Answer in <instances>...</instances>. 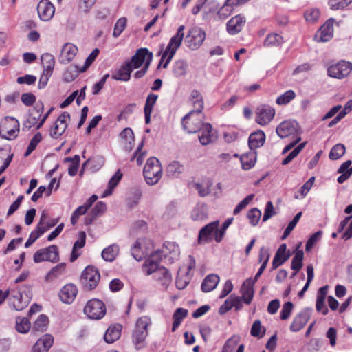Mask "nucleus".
Returning a JSON list of instances; mask_svg holds the SVG:
<instances>
[{"mask_svg": "<svg viewBox=\"0 0 352 352\" xmlns=\"http://www.w3.org/2000/svg\"><path fill=\"white\" fill-rule=\"evenodd\" d=\"M162 256L163 252L159 250L152 253L144 262L143 270L147 275L154 273L155 278L166 289L172 281V276L166 268L159 267Z\"/></svg>", "mask_w": 352, "mask_h": 352, "instance_id": "1", "label": "nucleus"}, {"mask_svg": "<svg viewBox=\"0 0 352 352\" xmlns=\"http://www.w3.org/2000/svg\"><path fill=\"white\" fill-rule=\"evenodd\" d=\"M151 324L150 318L142 316L135 322L132 332V342L136 349H140L145 346L146 338L148 336V327Z\"/></svg>", "mask_w": 352, "mask_h": 352, "instance_id": "2", "label": "nucleus"}, {"mask_svg": "<svg viewBox=\"0 0 352 352\" xmlns=\"http://www.w3.org/2000/svg\"><path fill=\"white\" fill-rule=\"evenodd\" d=\"M144 177L147 184L155 185L162 176V167L158 159L150 157L144 168Z\"/></svg>", "mask_w": 352, "mask_h": 352, "instance_id": "3", "label": "nucleus"}, {"mask_svg": "<svg viewBox=\"0 0 352 352\" xmlns=\"http://www.w3.org/2000/svg\"><path fill=\"white\" fill-rule=\"evenodd\" d=\"M184 25H180L177 29V34L170 38L166 49L162 54L158 67H160L162 61L166 56H168V58L165 63L163 65V67L166 68L167 67L168 64L175 55L177 50L180 47L182 44L184 36Z\"/></svg>", "mask_w": 352, "mask_h": 352, "instance_id": "4", "label": "nucleus"}, {"mask_svg": "<svg viewBox=\"0 0 352 352\" xmlns=\"http://www.w3.org/2000/svg\"><path fill=\"white\" fill-rule=\"evenodd\" d=\"M19 122L14 117L7 116L0 123V137L7 140H13L19 133Z\"/></svg>", "mask_w": 352, "mask_h": 352, "instance_id": "5", "label": "nucleus"}, {"mask_svg": "<svg viewBox=\"0 0 352 352\" xmlns=\"http://www.w3.org/2000/svg\"><path fill=\"white\" fill-rule=\"evenodd\" d=\"M202 113H197L195 111H190L182 119L183 128L190 133L199 131L205 124L203 123Z\"/></svg>", "mask_w": 352, "mask_h": 352, "instance_id": "6", "label": "nucleus"}, {"mask_svg": "<svg viewBox=\"0 0 352 352\" xmlns=\"http://www.w3.org/2000/svg\"><path fill=\"white\" fill-rule=\"evenodd\" d=\"M84 312L89 318L98 320L106 314V306L100 300L94 298L87 302Z\"/></svg>", "mask_w": 352, "mask_h": 352, "instance_id": "7", "label": "nucleus"}, {"mask_svg": "<svg viewBox=\"0 0 352 352\" xmlns=\"http://www.w3.org/2000/svg\"><path fill=\"white\" fill-rule=\"evenodd\" d=\"M100 279V274L95 267L87 266L82 272L80 280L84 287L92 290L96 287Z\"/></svg>", "mask_w": 352, "mask_h": 352, "instance_id": "8", "label": "nucleus"}, {"mask_svg": "<svg viewBox=\"0 0 352 352\" xmlns=\"http://www.w3.org/2000/svg\"><path fill=\"white\" fill-rule=\"evenodd\" d=\"M58 260V247L52 245L47 248L37 250L34 254V261L36 263L43 261L57 262Z\"/></svg>", "mask_w": 352, "mask_h": 352, "instance_id": "9", "label": "nucleus"}, {"mask_svg": "<svg viewBox=\"0 0 352 352\" xmlns=\"http://www.w3.org/2000/svg\"><path fill=\"white\" fill-rule=\"evenodd\" d=\"M205 32L199 28H191L186 36L185 43L191 50L198 49L205 40Z\"/></svg>", "mask_w": 352, "mask_h": 352, "instance_id": "10", "label": "nucleus"}, {"mask_svg": "<svg viewBox=\"0 0 352 352\" xmlns=\"http://www.w3.org/2000/svg\"><path fill=\"white\" fill-rule=\"evenodd\" d=\"M219 221H214L203 227L199 232L197 242L199 244H205L215 239Z\"/></svg>", "mask_w": 352, "mask_h": 352, "instance_id": "11", "label": "nucleus"}, {"mask_svg": "<svg viewBox=\"0 0 352 352\" xmlns=\"http://www.w3.org/2000/svg\"><path fill=\"white\" fill-rule=\"evenodd\" d=\"M70 120V114L66 111L63 112L56 120L53 126L50 129V136L54 139L60 137L68 126Z\"/></svg>", "mask_w": 352, "mask_h": 352, "instance_id": "12", "label": "nucleus"}, {"mask_svg": "<svg viewBox=\"0 0 352 352\" xmlns=\"http://www.w3.org/2000/svg\"><path fill=\"white\" fill-rule=\"evenodd\" d=\"M31 297V289L29 287L25 286V290L18 291L14 294H12L13 307L17 311L23 310L28 306Z\"/></svg>", "mask_w": 352, "mask_h": 352, "instance_id": "13", "label": "nucleus"}, {"mask_svg": "<svg viewBox=\"0 0 352 352\" xmlns=\"http://www.w3.org/2000/svg\"><path fill=\"white\" fill-rule=\"evenodd\" d=\"M275 110L267 105H261L256 110V122L260 125L269 124L274 118Z\"/></svg>", "mask_w": 352, "mask_h": 352, "instance_id": "14", "label": "nucleus"}, {"mask_svg": "<svg viewBox=\"0 0 352 352\" xmlns=\"http://www.w3.org/2000/svg\"><path fill=\"white\" fill-rule=\"evenodd\" d=\"M351 69L352 65L350 63L342 60L330 66L328 68V74L331 77L342 78L351 72Z\"/></svg>", "mask_w": 352, "mask_h": 352, "instance_id": "15", "label": "nucleus"}, {"mask_svg": "<svg viewBox=\"0 0 352 352\" xmlns=\"http://www.w3.org/2000/svg\"><path fill=\"white\" fill-rule=\"evenodd\" d=\"M298 124L296 121L286 120L276 127V133L280 138H286L297 133Z\"/></svg>", "mask_w": 352, "mask_h": 352, "instance_id": "16", "label": "nucleus"}, {"mask_svg": "<svg viewBox=\"0 0 352 352\" xmlns=\"http://www.w3.org/2000/svg\"><path fill=\"white\" fill-rule=\"evenodd\" d=\"M150 54H153L146 48L138 49L135 54L131 57V61L126 63L129 65L133 71L135 69L140 67L144 62L146 63Z\"/></svg>", "mask_w": 352, "mask_h": 352, "instance_id": "17", "label": "nucleus"}, {"mask_svg": "<svg viewBox=\"0 0 352 352\" xmlns=\"http://www.w3.org/2000/svg\"><path fill=\"white\" fill-rule=\"evenodd\" d=\"M54 7L48 0H41L37 6L40 19L44 21L50 20L54 14Z\"/></svg>", "mask_w": 352, "mask_h": 352, "instance_id": "18", "label": "nucleus"}, {"mask_svg": "<svg viewBox=\"0 0 352 352\" xmlns=\"http://www.w3.org/2000/svg\"><path fill=\"white\" fill-rule=\"evenodd\" d=\"M201 134L199 136L200 143L204 145H208L216 141L217 135L215 131H212V125L206 123L200 129Z\"/></svg>", "mask_w": 352, "mask_h": 352, "instance_id": "19", "label": "nucleus"}, {"mask_svg": "<svg viewBox=\"0 0 352 352\" xmlns=\"http://www.w3.org/2000/svg\"><path fill=\"white\" fill-rule=\"evenodd\" d=\"M78 47L72 43H65L62 48L59 60L62 64L69 63L76 56Z\"/></svg>", "mask_w": 352, "mask_h": 352, "instance_id": "20", "label": "nucleus"}, {"mask_svg": "<svg viewBox=\"0 0 352 352\" xmlns=\"http://www.w3.org/2000/svg\"><path fill=\"white\" fill-rule=\"evenodd\" d=\"M78 293L77 287L72 283L65 285L60 290L59 293V297L60 300L66 304L72 303Z\"/></svg>", "mask_w": 352, "mask_h": 352, "instance_id": "21", "label": "nucleus"}, {"mask_svg": "<svg viewBox=\"0 0 352 352\" xmlns=\"http://www.w3.org/2000/svg\"><path fill=\"white\" fill-rule=\"evenodd\" d=\"M310 318V311L308 309L302 310L297 316H295L293 322L290 325L292 331H298L302 329L307 323Z\"/></svg>", "mask_w": 352, "mask_h": 352, "instance_id": "22", "label": "nucleus"}, {"mask_svg": "<svg viewBox=\"0 0 352 352\" xmlns=\"http://www.w3.org/2000/svg\"><path fill=\"white\" fill-rule=\"evenodd\" d=\"M333 19H328L326 23L320 28V30L316 34V38L320 37L318 41H328L332 36L333 33Z\"/></svg>", "mask_w": 352, "mask_h": 352, "instance_id": "23", "label": "nucleus"}, {"mask_svg": "<svg viewBox=\"0 0 352 352\" xmlns=\"http://www.w3.org/2000/svg\"><path fill=\"white\" fill-rule=\"evenodd\" d=\"M245 20L241 14L232 17L227 23V31L230 34H236L241 31Z\"/></svg>", "mask_w": 352, "mask_h": 352, "instance_id": "24", "label": "nucleus"}, {"mask_svg": "<svg viewBox=\"0 0 352 352\" xmlns=\"http://www.w3.org/2000/svg\"><path fill=\"white\" fill-rule=\"evenodd\" d=\"M53 342V337L51 335L45 334L39 338L33 346L32 352H47Z\"/></svg>", "mask_w": 352, "mask_h": 352, "instance_id": "25", "label": "nucleus"}, {"mask_svg": "<svg viewBox=\"0 0 352 352\" xmlns=\"http://www.w3.org/2000/svg\"><path fill=\"white\" fill-rule=\"evenodd\" d=\"M254 284V281L252 278H248L244 281L241 288V298L248 305L250 304L253 298Z\"/></svg>", "mask_w": 352, "mask_h": 352, "instance_id": "26", "label": "nucleus"}, {"mask_svg": "<svg viewBox=\"0 0 352 352\" xmlns=\"http://www.w3.org/2000/svg\"><path fill=\"white\" fill-rule=\"evenodd\" d=\"M286 244L283 243L280 245L272 261V270L283 265L289 258V254H286Z\"/></svg>", "mask_w": 352, "mask_h": 352, "instance_id": "27", "label": "nucleus"}, {"mask_svg": "<svg viewBox=\"0 0 352 352\" xmlns=\"http://www.w3.org/2000/svg\"><path fill=\"white\" fill-rule=\"evenodd\" d=\"M265 141V135L261 130H258L252 133L248 140L249 146L251 150L256 149L262 146Z\"/></svg>", "mask_w": 352, "mask_h": 352, "instance_id": "28", "label": "nucleus"}, {"mask_svg": "<svg viewBox=\"0 0 352 352\" xmlns=\"http://www.w3.org/2000/svg\"><path fill=\"white\" fill-rule=\"evenodd\" d=\"M184 166L179 161H173L167 166L166 173L169 177L177 178L184 173Z\"/></svg>", "mask_w": 352, "mask_h": 352, "instance_id": "29", "label": "nucleus"}, {"mask_svg": "<svg viewBox=\"0 0 352 352\" xmlns=\"http://www.w3.org/2000/svg\"><path fill=\"white\" fill-rule=\"evenodd\" d=\"M107 210V205L104 202L99 201L92 208L90 214L85 217V223L87 225L91 224L94 219L102 215Z\"/></svg>", "mask_w": 352, "mask_h": 352, "instance_id": "30", "label": "nucleus"}, {"mask_svg": "<svg viewBox=\"0 0 352 352\" xmlns=\"http://www.w3.org/2000/svg\"><path fill=\"white\" fill-rule=\"evenodd\" d=\"M132 69L126 63L112 74V78L116 80L128 81L131 78Z\"/></svg>", "mask_w": 352, "mask_h": 352, "instance_id": "31", "label": "nucleus"}, {"mask_svg": "<svg viewBox=\"0 0 352 352\" xmlns=\"http://www.w3.org/2000/svg\"><path fill=\"white\" fill-rule=\"evenodd\" d=\"M121 325L110 326L106 331L104 339L107 343H113L118 340L121 333Z\"/></svg>", "mask_w": 352, "mask_h": 352, "instance_id": "32", "label": "nucleus"}, {"mask_svg": "<svg viewBox=\"0 0 352 352\" xmlns=\"http://www.w3.org/2000/svg\"><path fill=\"white\" fill-rule=\"evenodd\" d=\"M86 234L85 232H80L78 234V239L74 243L70 261L74 262L80 255V252H78V249L83 248L85 245Z\"/></svg>", "mask_w": 352, "mask_h": 352, "instance_id": "33", "label": "nucleus"}, {"mask_svg": "<svg viewBox=\"0 0 352 352\" xmlns=\"http://www.w3.org/2000/svg\"><path fill=\"white\" fill-rule=\"evenodd\" d=\"M219 282V277L215 274H210L207 276L202 284L201 289L204 292H209L214 289Z\"/></svg>", "mask_w": 352, "mask_h": 352, "instance_id": "34", "label": "nucleus"}, {"mask_svg": "<svg viewBox=\"0 0 352 352\" xmlns=\"http://www.w3.org/2000/svg\"><path fill=\"white\" fill-rule=\"evenodd\" d=\"M190 100L193 105L194 109L191 111H195L197 113H202L204 108L203 97L199 91L193 90L190 94Z\"/></svg>", "mask_w": 352, "mask_h": 352, "instance_id": "35", "label": "nucleus"}, {"mask_svg": "<svg viewBox=\"0 0 352 352\" xmlns=\"http://www.w3.org/2000/svg\"><path fill=\"white\" fill-rule=\"evenodd\" d=\"M120 251L119 246L117 244H112L104 248L102 252V257L108 262L115 260Z\"/></svg>", "mask_w": 352, "mask_h": 352, "instance_id": "36", "label": "nucleus"}, {"mask_svg": "<svg viewBox=\"0 0 352 352\" xmlns=\"http://www.w3.org/2000/svg\"><path fill=\"white\" fill-rule=\"evenodd\" d=\"M256 154L254 152H250L241 157V162L242 168L244 170H250L252 168L256 162Z\"/></svg>", "mask_w": 352, "mask_h": 352, "instance_id": "37", "label": "nucleus"}, {"mask_svg": "<svg viewBox=\"0 0 352 352\" xmlns=\"http://www.w3.org/2000/svg\"><path fill=\"white\" fill-rule=\"evenodd\" d=\"M145 243V240L139 239L136 241L135 244L131 249V254L135 260L141 261L144 256V254L148 253L144 252L142 250V248Z\"/></svg>", "mask_w": 352, "mask_h": 352, "instance_id": "38", "label": "nucleus"}, {"mask_svg": "<svg viewBox=\"0 0 352 352\" xmlns=\"http://www.w3.org/2000/svg\"><path fill=\"white\" fill-rule=\"evenodd\" d=\"M43 111V105L42 104L41 108L37 110L36 115H34V113H31L29 116L28 118L23 122V130H24L25 129L29 130L32 127L35 126L37 124L38 120L41 117Z\"/></svg>", "mask_w": 352, "mask_h": 352, "instance_id": "39", "label": "nucleus"}, {"mask_svg": "<svg viewBox=\"0 0 352 352\" xmlns=\"http://www.w3.org/2000/svg\"><path fill=\"white\" fill-rule=\"evenodd\" d=\"M188 310L184 308H177L173 314L174 322L172 327V331H175L181 324L182 320L187 316Z\"/></svg>", "mask_w": 352, "mask_h": 352, "instance_id": "40", "label": "nucleus"}, {"mask_svg": "<svg viewBox=\"0 0 352 352\" xmlns=\"http://www.w3.org/2000/svg\"><path fill=\"white\" fill-rule=\"evenodd\" d=\"M122 177V174L120 170H118L115 175L111 178L108 184V189H107L102 194V197H107L112 194L114 188L118 184Z\"/></svg>", "mask_w": 352, "mask_h": 352, "instance_id": "41", "label": "nucleus"}, {"mask_svg": "<svg viewBox=\"0 0 352 352\" xmlns=\"http://www.w3.org/2000/svg\"><path fill=\"white\" fill-rule=\"evenodd\" d=\"M41 62L44 68L43 71L52 72L54 68L55 60L53 55L49 53L43 54L41 56Z\"/></svg>", "mask_w": 352, "mask_h": 352, "instance_id": "42", "label": "nucleus"}, {"mask_svg": "<svg viewBox=\"0 0 352 352\" xmlns=\"http://www.w3.org/2000/svg\"><path fill=\"white\" fill-rule=\"evenodd\" d=\"M304 253L302 250H297L292 260L291 268L294 271L299 272L302 267Z\"/></svg>", "mask_w": 352, "mask_h": 352, "instance_id": "43", "label": "nucleus"}, {"mask_svg": "<svg viewBox=\"0 0 352 352\" xmlns=\"http://www.w3.org/2000/svg\"><path fill=\"white\" fill-rule=\"evenodd\" d=\"M30 322L27 318H16V329L19 333H26L30 329Z\"/></svg>", "mask_w": 352, "mask_h": 352, "instance_id": "44", "label": "nucleus"}, {"mask_svg": "<svg viewBox=\"0 0 352 352\" xmlns=\"http://www.w3.org/2000/svg\"><path fill=\"white\" fill-rule=\"evenodd\" d=\"M48 318L43 314L39 316L33 326V331L43 332L46 330L48 324Z\"/></svg>", "mask_w": 352, "mask_h": 352, "instance_id": "45", "label": "nucleus"}, {"mask_svg": "<svg viewBox=\"0 0 352 352\" xmlns=\"http://www.w3.org/2000/svg\"><path fill=\"white\" fill-rule=\"evenodd\" d=\"M266 331V329L261 326V322L259 320H256L252 324L250 333L254 337L263 338Z\"/></svg>", "mask_w": 352, "mask_h": 352, "instance_id": "46", "label": "nucleus"}, {"mask_svg": "<svg viewBox=\"0 0 352 352\" xmlns=\"http://www.w3.org/2000/svg\"><path fill=\"white\" fill-rule=\"evenodd\" d=\"M345 153V146L342 144L335 145L329 153V158L336 160L340 158Z\"/></svg>", "mask_w": 352, "mask_h": 352, "instance_id": "47", "label": "nucleus"}, {"mask_svg": "<svg viewBox=\"0 0 352 352\" xmlns=\"http://www.w3.org/2000/svg\"><path fill=\"white\" fill-rule=\"evenodd\" d=\"M283 42V37L278 34H269L265 40L266 46H278Z\"/></svg>", "mask_w": 352, "mask_h": 352, "instance_id": "48", "label": "nucleus"}, {"mask_svg": "<svg viewBox=\"0 0 352 352\" xmlns=\"http://www.w3.org/2000/svg\"><path fill=\"white\" fill-rule=\"evenodd\" d=\"M306 145V142H302L297 146L283 161V165H287L290 163L304 148Z\"/></svg>", "mask_w": 352, "mask_h": 352, "instance_id": "49", "label": "nucleus"}, {"mask_svg": "<svg viewBox=\"0 0 352 352\" xmlns=\"http://www.w3.org/2000/svg\"><path fill=\"white\" fill-rule=\"evenodd\" d=\"M239 340V337L236 335L229 338L225 343L222 349V352H233V350L237 345Z\"/></svg>", "mask_w": 352, "mask_h": 352, "instance_id": "50", "label": "nucleus"}, {"mask_svg": "<svg viewBox=\"0 0 352 352\" xmlns=\"http://www.w3.org/2000/svg\"><path fill=\"white\" fill-rule=\"evenodd\" d=\"M301 216H302V212L297 213L296 214V216L294 217V218L293 219V220L289 223L287 227L285 230L283 234L281 237V239L283 240L285 239L289 236V234L291 233V232L294 230L296 225L297 224L299 219H300Z\"/></svg>", "mask_w": 352, "mask_h": 352, "instance_id": "51", "label": "nucleus"}, {"mask_svg": "<svg viewBox=\"0 0 352 352\" xmlns=\"http://www.w3.org/2000/svg\"><path fill=\"white\" fill-rule=\"evenodd\" d=\"M42 135L41 133H37L34 135L28 146V148L25 153V156L28 157L31 153L36 148L38 144L41 141Z\"/></svg>", "mask_w": 352, "mask_h": 352, "instance_id": "52", "label": "nucleus"}, {"mask_svg": "<svg viewBox=\"0 0 352 352\" xmlns=\"http://www.w3.org/2000/svg\"><path fill=\"white\" fill-rule=\"evenodd\" d=\"M188 64L183 60H177L173 68V72L177 76H184L186 72Z\"/></svg>", "mask_w": 352, "mask_h": 352, "instance_id": "53", "label": "nucleus"}, {"mask_svg": "<svg viewBox=\"0 0 352 352\" xmlns=\"http://www.w3.org/2000/svg\"><path fill=\"white\" fill-rule=\"evenodd\" d=\"M232 221H233V218H229L225 221V222L223 223L221 229H219V227L217 228V236L215 237V241L217 243H219L222 241V239L224 236L226 230L230 226V225L232 223Z\"/></svg>", "mask_w": 352, "mask_h": 352, "instance_id": "54", "label": "nucleus"}, {"mask_svg": "<svg viewBox=\"0 0 352 352\" xmlns=\"http://www.w3.org/2000/svg\"><path fill=\"white\" fill-rule=\"evenodd\" d=\"M296 94L294 91L289 90L277 98L276 103L280 105L287 104L294 98Z\"/></svg>", "mask_w": 352, "mask_h": 352, "instance_id": "55", "label": "nucleus"}, {"mask_svg": "<svg viewBox=\"0 0 352 352\" xmlns=\"http://www.w3.org/2000/svg\"><path fill=\"white\" fill-rule=\"evenodd\" d=\"M352 0H330L329 4L331 10H341L347 7Z\"/></svg>", "mask_w": 352, "mask_h": 352, "instance_id": "56", "label": "nucleus"}, {"mask_svg": "<svg viewBox=\"0 0 352 352\" xmlns=\"http://www.w3.org/2000/svg\"><path fill=\"white\" fill-rule=\"evenodd\" d=\"M65 264L60 263L55 267H54L46 275L45 280H50L54 278L57 277L58 275L61 274L64 271Z\"/></svg>", "mask_w": 352, "mask_h": 352, "instance_id": "57", "label": "nucleus"}, {"mask_svg": "<svg viewBox=\"0 0 352 352\" xmlns=\"http://www.w3.org/2000/svg\"><path fill=\"white\" fill-rule=\"evenodd\" d=\"M5 155V151L0 149V174L9 166L12 159V155H10L4 159Z\"/></svg>", "mask_w": 352, "mask_h": 352, "instance_id": "58", "label": "nucleus"}, {"mask_svg": "<svg viewBox=\"0 0 352 352\" xmlns=\"http://www.w3.org/2000/svg\"><path fill=\"white\" fill-rule=\"evenodd\" d=\"M261 212L257 208H252L248 212V218L252 226H256L260 220Z\"/></svg>", "mask_w": 352, "mask_h": 352, "instance_id": "59", "label": "nucleus"}, {"mask_svg": "<svg viewBox=\"0 0 352 352\" xmlns=\"http://www.w3.org/2000/svg\"><path fill=\"white\" fill-rule=\"evenodd\" d=\"M99 54V50L98 48L94 49L92 52L89 54V56L87 58L85 65L78 69V72H85L90 65L95 60L96 58L98 56Z\"/></svg>", "mask_w": 352, "mask_h": 352, "instance_id": "60", "label": "nucleus"}, {"mask_svg": "<svg viewBox=\"0 0 352 352\" xmlns=\"http://www.w3.org/2000/svg\"><path fill=\"white\" fill-rule=\"evenodd\" d=\"M126 25V19L123 17L119 19L115 26L113 30V35L114 37H118L124 30Z\"/></svg>", "mask_w": 352, "mask_h": 352, "instance_id": "61", "label": "nucleus"}, {"mask_svg": "<svg viewBox=\"0 0 352 352\" xmlns=\"http://www.w3.org/2000/svg\"><path fill=\"white\" fill-rule=\"evenodd\" d=\"M322 236V231H318L312 234L307 241L305 245V250L309 252L311 250L316 243H317Z\"/></svg>", "mask_w": 352, "mask_h": 352, "instance_id": "62", "label": "nucleus"}, {"mask_svg": "<svg viewBox=\"0 0 352 352\" xmlns=\"http://www.w3.org/2000/svg\"><path fill=\"white\" fill-rule=\"evenodd\" d=\"M254 197V194H251L248 196H247L243 201H241L234 208L233 211V214L234 215L238 214L242 210H243L249 204L250 202L253 199Z\"/></svg>", "mask_w": 352, "mask_h": 352, "instance_id": "63", "label": "nucleus"}, {"mask_svg": "<svg viewBox=\"0 0 352 352\" xmlns=\"http://www.w3.org/2000/svg\"><path fill=\"white\" fill-rule=\"evenodd\" d=\"M293 307L294 305L292 302H287L283 305L280 316L281 320H285L289 317Z\"/></svg>", "mask_w": 352, "mask_h": 352, "instance_id": "64", "label": "nucleus"}]
</instances>
